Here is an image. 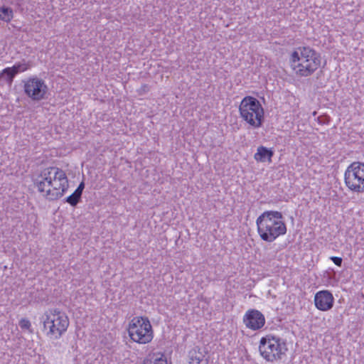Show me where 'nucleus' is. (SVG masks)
<instances>
[{
  "instance_id": "obj_16",
  "label": "nucleus",
  "mask_w": 364,
  "mask_h": 364,
  "mask_svg": "<svg viewBox=\"0 0 364 364\" xmlns=\"http://www.w3.org/2000/svg\"><path fill=\"white\" fill-rule=\"evenodd\" d=\"M16 73L15 70H14L13 67H8L4 68L1 73H0V78L1 77H5V80L11 83L13 82V80L14 77L16 76Z\"/></svg>"
},
{
  "instance_id": "obj_15",
  "label": "nucleus",
  "mask_w": 364,
  "mask_h": 364,
  "mask_svg": "<svg viewBox=\"0 0 364 364\" xmlns=\"http://www.w3.org/2000/svg\"><path fill=\"white\" fill-rule=\"evenodd\" d=\"M13 16V11L11 8L5 6L0 7V20L9 23L12 20Z\"/></svg>"
},
{
  "instance_id": "obj_10",
  "label": "nucleus",
  "mask_w": 364,
  "mask_h": 364,
  "mask_svg": "<svg viewBox=\"0 0 364 364\" xmlns=\"http://www.w3.org/2000/svg\"><path fill=\"white\" fill-rule=\"evenodd\" d=\"M242 321L247 328L257 331L264 326L265 317L257 309H249L244 314Z\"/></svg>"
},
{
  "instance_id": "obj_13",
  "label": "nucleus",
  "mask_w": 364,
  "mask_h": 364,
  "mask_svg": "<svg viewBox=\"0 0 364 364\" xmlns=\"http://www.w3.org/2000/svg\"><path fill=\"white\" fill-rule=\"evenodd\" d=\"M274 151L272 149H268L264 146H259L257 149V151L254 154V159L259 163H268L272 161Z\"/></svg>"
},
{
  "instance_id": "obj_6",
  "label": "nucleus",
  "mask_w": 364,
  "mask_h": 364,
  "mask_svg": "<svg viewBox=\"0 0 364 364\" xmlns=\"http://www.w3.org/2000/svg\"><path fill=\"white\" fill-rule=\"evenodd\" d=\"M259 352L266 361L277 362L287 356V343L285 340L279 336L267 334L259 340Z\"/></svg>"
},
{
  "instance_id": "obj_1",
  "label": "nucleus",
  "mask_w": 364,
  "mask_h": 364,
  "mask_svg": "<svg viewBox=\"0 0 364 364\" xmlns=\"http://www.w3.org/2000/svg\"><path fill=\"white\" fill-rule=\"evenodd\" d=\"M33 184L39 194L49 201L60 199L69 188V181L65 172L55 166L42 170Z\"/></svg>"
},
{
  "instance_id": "obj_4",
  "label": "nucleus",
  "mask_w": 364,
  "mask_h": 364,
  "mask_svg": "<svg viewBox=\"0 0 364 364\" xmlns=\"http://www.w3.org/2000/svg\"><path fill=\"white\" fill-rule=\"evenodd\" d=\"M42 331L46 337L58 340L65 334L69 327L68 315L58 309L46 310L41 318Z\"/></svg>"
},
{
  "instance_id": "obj_9",
  "label": "nucleus",
  "mask_w": 364,
  "mask_h": 364,
  "mask_svg": "<svg viewBox=\"0 0 364 364\" xmlns=\"http://www.w3.org/2000/svg\"><path fill=\"white\" fill-rule=\"evenodd\" d=\"M23 92L33 101L39 102L47 97L48 87L42 78L33 75L23 81Z\"/></svg>"
},
{
  "instance_id": "obj_5",
  "label": "nucleus",
  "mask_w": 364,
  "mask_h": 364,
  "mask_svg": "<svg viewBox=\"0 0 364 364\" xmlns=\"http://www.w3.org/2000/svg\"><path fill=\"white\" fill-rule=\"evenodd\" d=\"M126 331L130 341L147 345L154 338V331L149 318L144 316H136L132 318L126 326Z\"/></svg>"
},
{
  "instance_id": "obj_17",
  "label": "nucleus",
  "mask_w": 364,
  "mask_h": 364,
  "mask_svg": "<svg viewBox=\"0 0 364 364\" xmlns=\"http://www.w3.org/2000/svg\"><path fill=\"white\" fill-rule=\"evenodd\" d=\"M31 63L30 62H18L15 63L12 67L15 70L16 75L19 73H23L31 68Z\"/></svg>"
},
{
  "instance_id": "obj_20",
  "label": "nucleus",
  "mask_w": 364,
  "mask_h": 364,
  "mask_svg": "<svg viewBox=\"0 0 364 364\" xmlns=\"http://www.w3.org/2000/svg\"><path fill=\"white\" fill-rule=\"evenodd\" d=\"M331 259L333 261V262L338 266L341 267L342 264V258L339 257H331Z\"/></svg>"
},
{
  "instance_id": "obj_7",
  "label": "nucleus",
  "mask_w": 364,
  "mask_h": 364,
  "mask_svg": "<svg viewBox=\"0 0 364 364\" xmlns=\"http://www.w3.org/2000/svg\"><path fill=\"white\" fill-rule=\"evenodd\" d=\"M240 117L254 129L262 127L264 119V110L261 102L255 97L246 96L239 105Z\"/></svg>"
},
{
  "instance_id": "obj_18",
  "label": "nucleus",
  "mask_w": 364,
  "mask_h": 364,
  "mask_svg": "<svg viewBox=\"0 0 364 364\" xmlns=\"http://www.w3.org/2000/svg\"><path fill=\"white\" fill-rule=\"evenodd\" d=\"M19 326L22 330H28L30 333H32L33 331L31 328V323L28 318H21L19 321Z\"/></svg>"
},
{
  "instance_id": "obj_14",
  "label": "nucleus",
  "mask_w": 364,
  "mask_h": 364,
  "mask_svg": "<svg viewBox=\"0 0 364 364\" xmlns=\"http://www.w3.org/2000/svg\"><path fill=\"white\" fill-rule=\"evenodd\" d=\"M143 364H168L166 356L160 353L149 354L144 358Z\"/></svg>"
},
{
  "instance_id": "obj_2",
  "label": "nucleus",
  "mask_w": 364,
  "mask_h": 364,
  "mask_svg": "<svg viewBox=\"0 0 364 364\" xmlns=\"http://www.w3.org/2000/svg\"><path fill=\"white\" fill-rule=\"evenodd\" d=\"M321 54L309 46H299L289 56V65L292 73L299 77L313 75L322 65Z\"/></svg>"
},
{
  "instance_id": "obj_22",
  "label": "nucleus",
  "mask_w": 364,
  "mask_h": 364,
  "mask_svg": "<svg viewBox=\"0 0 364 364\" xmlns=\"http://www.w3.org/2000/svg\"><path fill=\"white\" fill-rule=\"evenodd\" d=\"M74 194L77 196V198H80L82 193H80V191H75L73 192Z\"/></svg>"
},
{
  "instance_id": "obj_3",
  "label": "nucleus",
  "mask_w": 364,
  "mask_h": 364,
  "mask_svg": "<svg viewBox=\"0 0 364 364\" xmlns=\"http://www.w3.org/2000/svg\"><path fill=\"white\" fill-rule=\"evenodd\" d=\"M257 233L262 240L272 242L287 233L283 215L277 210H266L256 220Z\"/></svg>"
},
{
  "instance_id": "obj_12",
  "label": "nucleus",
  "mask_w": 364,
  "mask_h": 364,
  "mask_svg": "<svg viewBox=\"0 0 364 364\" xmlns=\"http://www.w3.org/2000/svg\"><path fill=\"white\" fill-rule=\"evenodd\" d=\"M208 351L198 347L193 348L189 352L190 364H208Z\"/></svg>"
},
{
  "instance_id": "obj_19",
  "label": "nucleus",
  "mask_w": 364,
  "mask_h": 364,
  "mask_svg": "<svg viewBox=\"0 0 364 364\" xmlns=\"http://www.w3.org/2000/svg\"><path fill=\"white\" fill-rule=\"evenodd\" d=\"M80 198L77 197L73 193L66 198V201L71 205H76L79 202Z\"/></svg>"
},
{
  "instance_id": "obj_11",
  "label": "nucleus",
  "mask_w": 364,
  "mask_h": 364,
  "mask_svg": "<svg viewBox=\"0 0 364 364\" xmlns=\"http://www.w3.org/2000/svg\"><path fill=\"white\" fill-rule=\"evenodd\" d=\"M315 307L321 311H328L334 305V297L329 290L317 291L314 298Z\"/></svg>"
},
{
  "instance_id": "obj_8",
  "label": "nucleus",
  "mask_w": 364,
  "mask_h": 364,
  "mask_svg": "<svg viewBox=\"0 0 364 364\" xmlns=\"http://www.w3.org/2000/svg\"><path fill=\"white\" fill-rule=\"evenodd\" d=\"M344 183L353 193H364V163L354 161L347 166L344 172Z\"/></svg>"
},
{
  "instance_id": "obj_21",
  "label": "nucleus",
  "mask_w": 364,
  "mask_h": 364,
  "mask_svg": "<svg viewBox=\"0 0 364 364\" xmlns=\"http://www.w3.org/2000/svg\"><path fill=\"white\" fill-rule=\"evenodd\" d=\"M84 188V183H81L79 186L77 188L76 191H80V193H82V190Z\"/></svg>"
}]
</instances>
